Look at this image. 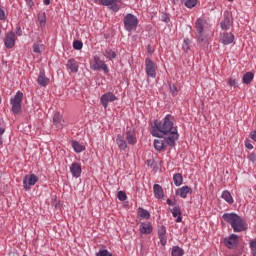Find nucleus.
Segmentation results:
<instances>
[{"instance_id":"79ce46f5","label":"nucleus","mask_w":256,"mask_h":256,"mask_svg":"<svg viewBox=\"0 0 256 256\" xmlns=\"http://www.w3.org/2000/svg\"><path fill=\"white\" fill-rule=\"evenodd\" d=\"M250 249L252 251V255L256 256V240L250 241Z\"/></svg>"},{"instance_id":"ddd939ff","label":"nucleus","mask_w":256,"mask_h":256,"mask_svg":"<svg viewBox=\"0 0 256 256\" xmlns=\"http://www.w3.org/2000/svg\"><path fill=\"white\" fill-rule=\"evenodd\" d=\"M83 169L81 168V164L77 162H73L70 166V173L72 177H75V179H79L81 177Z\"/></svg>"},{"instance_id":"58836bf2","label":"nucleus","mask_w":256,"mask_h":256,"mask_svg":"<svg viewBox=\"0 0 256 256\" xmlns=\"http://www.w3.org/2000/svg\"><path fill=\"white\" fill-rule=\"evenodd\" d=\"M117 197L119 201H127V194L124 191H118Z\"/></svg>"},{"instance_id":"3c124183","label":"nucleus","mask_w":256,"mask_h":256,"mask_svg":"<svg viewBox=\"0 0 256 256\" xmlns=\"http://www.w3.org/2000/svg\"><path fill=\"white\" fill-rule=\"evenodd\" d=\"M250 137L253 141H256V130L250 133Z\"/></svg>"},{"instance_id":"1a4fd4ad","label":"nucleus","mask_w":256,"mask_h":256,"mask_svg":"<svg viewBox=\"0 0 256 256\" xmlns=\"http://www.w3.org/2000/svg\"><path fill=\"white\" fill-rule=\"evenodd\" d=\"M223 243L227 249H235L239 243V236L237 234H230L223 239Z\"/></svg>"},{"instance_id":"de8ad7c7","label":"nucleus","mask_w":256,"mask_h":256,"mask_svg":"<svg viewBox=\"0 0 256 256\" xmlns=\"http://www.w3.org/2000/svg\"><path fill=\"white\" fill-rule=\"evenodd\" d=\"M0 21H5V10L0 7Z\"/></svg>"},{"instance_id":"39448f33","label":"nucleus","mask_w":256,"mask_h":256,"mask_svg":"<svg viewBox=\"0 0 256 256\" xmlns=\"http://www.w3.org/2000/svg\"><path fill=\"white\" fill-rule=\"evenodd\" d=\"M12 105V113L19 115L21 113V103H23V92H17L13 98L10 99Z\"/></svg>"},{"instance_id":"aec40b11","label":"nucleus","mask_w":256,"mask_h":256,"mask_svg":"<svg viewBox=\"0 0 256 256\" xmlns=\"http://www.w3.org/2000/svg\"><path fill=\"white\" fill-rule=\"evenodd\" d=\"M64 123L65 120H63V116H61L58 112L54 113L53 125H55L57 129H63Z\"/></svg>"},{"instance_id":"412c9836","label":"nucleus","mask_w":256,"mask_h":256,"mask_svg":"<svg viewBox=\"0 0 256 256\" xmlns=\"http://www.w3.org/2000/svg\"><path fill=\"white\" fill-rule=\"evenodd\" d=\"M153 191H154V197L156 199H163V197H165V193L163 192V187H161V185L154 184Z\"/></svg>"},{"instance_id":"dca6fc26","label":"nucleus","mask_w":256,"mask_h":256,"mask_svg":"<svg viewBox=\"0 0 256 256\" xmlns=\"http://www.w3.org/2000/svg\"><path fill=\"white\" fill-rule=\"evenodd\" d=\"M139 231L142 235H150V233H153V225L150 222H141L139 224Z\"/></svg>"},{"instance_id":"72a5a7b5","label":"nucleus","mask_w":256,"mask_h":256,"mask_svg":"<svg viewBox=\"0 0 256 256\" xmlns=\"http://www.w3.org/2000/svg\"><path fill=\"white\" fill-rule=\"evenodd\" d=\"M38 21L40 27H45V23H47V16L45 15V12L38 14Z\"/></svg>"},{"instance_id":"b1692460","label":"nucleus","mask_w":256,"mask_h":256,"mask_svg":"<svg viewBox=\"0 0 256 256\" xmlns=\"http://www.w3.org/2000/svg\"><path fill=\"white\" fill-rule=\"evenodd\" d=\"M207 25V21L199 18L195 22V27H196V33H203V29Z\"/></svg>"},{"instance_id":"13d9d810","label":"nucleus","mask_w":256,"mask_h":256,"mask_svg":"<svg viewBox=\"0 0 256 256\" xmlns=\"http://www.w3.org/2000/svg\"><path fill=\"white\" fill-rule=\"evenodd\" d=\"M166 203L167 205H173V201H171V199H167Z\"/></svg>"},{"instance_id":"f704fd0d","label":"nucleus","mask_w":256,"mask_h":256,"mask_svg":"<svg viewBox=\"0 0 256 256\" xmlns=\"http://www.w3.org/2000/svg\"><path fill=\"white\" fill-rule=\"evenodd\" d=\"M33 52L38 53V54L43 53V45L39 44L38 42L34 43L33 44Z\"/></svg>"},{"instance_id":"6ab92c4d","label":"nucleus","mask_w":256,"mask_h":256,"mask_svg":"<svg viewBox=\"0 0 256 256\" xmlns=\"http://www.w3.org/2000/svg\"><path fill=\"white\" fill-rule=\"evenodd\" d=\"M189 193H193V189H191V187L189 186H183L176 191V195H178L182 199H187V195H189Z\"/></svg>"},{"instance_id":"09e8293b","label":"nucleus","mask_w":256,"mask_h":256,"mask_svg":"<svg viewBox=\"0 0 256 256\" xmlns=\"http://www.w3.org/2000/svg\"><path fill=\"white\" fill-rule=\"evenodd\" d=\"M161 19L164 23H169V20H170L169 15L167 14L162 15Z\"/></svg>"},{"instance_id":"a19ab883","label":"nucleus","mask_w":256,"mask_h":256,"mask_svg":"<svg viewBox=\"0 0 256 256\" xmlns=\"http://www.w3.org/2000/svg\"><path fill=\"white\" fill-rule=\"evenodd\" d=\"M171 213L173 217H179L181 215V208L174 207L173 209H171Z\"/></svg>"},{"instance_id":"f3484780","label":"nucleus","mask_w":256,"mask_h":256,"mask_svg":"<svg viewBox=\"0 0 256 256\" xmlns=\"http://www.w3.org/2000/svg\"><path fill=\"white\" fill-rule=\"evenodd\" d=\"M50 79L45 76V70L40 71L38 78H37V83L40 87H47V85L50 83Z\"/></svg>"},{"instance_id":"37998d69","label":"nucleus","mask_w":256,"mask_h":256,"mask_svg":"<svg viewBox=\"0 0 256 256\" xmlns=\"http://www.w3.org/2000/svg\"><path fill=\"white\" fill-rule=\"evenodd\" d=\"M170 92L175 97V95H177V93H179V90H177V87L173 84V85H170Z\"/></svg>"},{"instance_id":"cd10ccee","label":"nucleus","mask_w":256,"mask_h":256,"mask_svg":"<svg viewBox=\"0 0 256 256\" xmlns=\"http://www.w3.org/2000/svg\"><path fill=\"white\" fill-rule=\"evenodd\" d=\"M173 182L176 187H181L183 185V175L181 173L174 174Z\"/></svg>"},{"instance_id":"c756f323","label":"nucleus","mask_w":256,"mask_h":256,"mask_svg":"<svg viewBox=\"0 0 256 256\" xmlns=\"http://www.w3.org/2000/svg\"><path fill=\"white\" fill-rule=\"evenodd\" d=\"M104 57H106V59H109L110 61L115 59V57H117V53H115V51H112L111 48H107L104 52H103Z\"/></svg>"},{"instance_id":"6e6552de","label":"nucleus","mask_w":256,"mask_h":256,"mask_svg":"<svg viewBox=\"0 0 256 256\" xmlns=\"http://www.w3.org/2000/svg\"><path fill=\"white\" fill-rule=\"evenodd\" d=\"M115 101H117V96H115L113 92H107L100 97V103L104 107V109H107V107H109V104Z\"/></svg>"},{"instance_id":"a211bd4d","label":"nucleus","mask_w":256,"mask_h":256,"mask_svg":"<svg viewBox=\"0 0 256 256\" xmlns=\"http://www.w3.org/2000/svg\"><path fill=\"white\" fill-rule=\"evenodd\" d=\"M167 228L165 226H161L158 229V237L160 239V243L163 247L167 245Z\"/></svg>"},{"instance_id":"ea45409f","label":"nucleus","mask_w":256,"mask_h":256,"mask_svg":"<svg viewBox=\"0 0 256 256\" xmlns=\"http://www.w3.org/2000/svg\"><path fill=\"white\" fill-rule=\"evenodd\" d=\"M113 255L111 252H109V250L107 249H102V250H99L98 253H96V256H111Z\"/></svg>"},{"instance_id":"a18cd8bd","label":"nucleus","mask_w":256,"mask_h":256,"mask_svg":"<svg viewBox=\"0 0 256 256\" xmlns=\"http://www.w3.org/2000/svg\"><path fill=\"white\" fill-rule=\"evenodd\" d=\"M248 159L249 161H251L252 163H256V154L252 153L250 155H248Z\"/></svg>"},{"instance_id":"9d476101","label":"nucleus","mask_w":256,"mask_h":256,"mask_svg":"<svg viewBox=\"0 0 256 256\" xmlns=\"http://www.w3.org/2000/svg\"><path fill=\"white\" fill-rule=\"evenodd\" d=\"M37 181H39V177H37V175L35 174L26 175L23 179V187L25 191H29L31 187H33V185L37 183Z\"/></svg>"},{"instance_id":"5fc2aeb1","label":"nucleus","mask_w":256,"mask_h":256,"mask_svg":"<svg viewBox=\"0 0 256 256\" xmlns=\"http://www.w3.org/2000/svg\"><path fill=\"white\" fill-rule=\"evenodd\" d=\"M246 149H253V144L246 143Z\"/></svg>"},{"instance_id":"bf43d9fd","label":"nucleus","mask_w":256,"mask_h":256,"mask_svg":"<svg viewBox=\"0 0 256 256\" xmlns=\"http://www.w3.org/2000/svg\"><path fill=\"white\" fill-rule=\"evenodd\" d=\"M227 1H230V2H231V1H233V0H227Z\"/></svg>"},{"instance_id":"052dcab7","label":"nucleus","mask_w":256,"mask_h":256,"mask_svg":"<svg viewBox=\"0 0 256 256\" xmlns=\"http://www.w3.org/2000/svg\"><path fill=\"white\" fill-rule=\"evenodd\" d=\"M111 256H113V254H111Z\"/></svg>"},{"instance_id":"4468645a","label":"nucleus","mask_w":256,"mask_h":256,"mask_svg":"<svg viewBox=\"0 0 256 256\" xmlns=\"http://www.w3.org/2000/svg\"><path fill=\"white\" fill-rule=\"evenodd\" d=\"M125 138L129 145H135V143H137V136L135 134V130L129 127H127L126 129Z\"/></svg>"},{"instance_id":"423d86ee","label":"nucleus","mask_w":256,"mask_h":256,"mask_svg":"<svg viewBox=\"0 0 256 256\" xmlns=\"http://www.w3.org/2000/svg\"><path fill=\"white\" fill-rule=\"evenodd\" d=\"M145 71L148 77L155 79L157 77V64L153 60L146 58L145 59Z\"/></svg>"},{"instance_id":"9b49d317","label":"nucleus","mask_w":256,"mask_h":256,"mask_svg":"<svg viewBox=\"0 0 256 256\" xmlns=\"http://www.w3.org/2000/svg\"><path fill=\"white\" fill-rule=\"evenodd\" d=\"M99 1L100 5H104V7H109L112 11L117 13L119 11V5L117 3H121V0H94Z\"/></svg>"},{"instance_id":"c85d7f7f","label":"nucleus","mask_w":256,"mask_h":256,"mask_svg":"<svg viewBox=\"0 0 256 256\" xmlns=\"http://www.w3.org/2000/svg\"><path fill=\"white\" fill-rule=\"evenodd\" d=\"M254 77L255 74H253V72H247L246 74H244L242 81L245 85H249L251 81H253Z\"/></svg>"},{"instance_id":"bb28decb","label":"nucleus","mask_w":256,"mask_h":256,"mask_svg":"<svg viewBox=\"0 0 256 256\" xmlns=\"http://www.w3.org/2000/svg\"><path fill=\"white\" fill-rule=\"evenodd\" d=\"M222 199H224L226 203H229V205H233L234 203L233 196H231V192L227 190L222 192Z\"/></svg>"},{"instance_id":"864d4df0","label":"nucleus","mask_w":256,"mask_h":256,"mask_svg":"<svg viewBox=\"0 0 256 256\" xmlns=\"http://www.w3.org/2000/svg\"><path fill=\"white\" fill-rule=\"evenodd\" d=\"M181 221H183V217L177 216L176 223H181Z\"/></svg>"},{"instance_id":"4c0bfd02","label":"nucleus","mask_w":256,"mask_h":256,"mask_svg":"<svg viewBox=\"0 0 256 256\" xmlns=\"http://www.w3.org/2000/svg\"><path fill=\"white\" fill-rule=\"evenodd\" d=\"M196 36H197L198 43H205V41H207V36H205L203 32L197 33Z\"/></svg>"},{"instance_id":"f03ea898","label":"nucleus","mask_w":256,"mask_h":256,"mask_svg":"<svg viewBox=\"0 0 256 256\" xmlns=\"http://www.w3.org/2000/svg\"><path fill=\"white\" fill-rule=\"evenodd\" d=\"M222 219L231 225L234 233H243V231H247V221L243 219V217L239 216L236 213H224L222 215Z\"/></svg>"},{"instance_id":"f257e3e1","label":"nucleus","mask_w":256,"mask_h":256,"mask_svg":"<svg viewBox=\"0 0 256 256\" xmlns=\"http://www.w3.org/2000/svg\"><path fill=\"white\" fill-rule=\"evenodd\" d=\"M171 133H177V128L173 127V116L167 114L163 122L154 121L151 134L153 137H165V135H171Z\"/></svg>"},{"instance_id":"c03bdc74","label":"nucleus","mask_w":256,"mask_h":256,"mask_svg":"<svg viewBox=\"0 0 256 256\" xmlns=\"http://www.w3.org/2000/svg\"><path fill=\"white\" fill-rule=\"evenodd\" d=\"M5 133V127H0V146L3 145V134Z\"/></svg>"},{"instance_id":"49530a36","label":"nucleus","mask_w":256,"mask_h":256,"mask_svg":"<svg viewBox=\"0 0 256 256\" xmlns=\"http://www.w3.org/2000/svg\"><path fill=\"white\" fill-rule=\"evenodd\" d=\"M14 35H17V37H21L23 35V30H21V27L16 28Z\"/></svg>"},{"instance_id":"e433bc0d","label":"nucleus","mask_w":256,"mask_h":256,"mask_svg":"<svg viewBox=\"0 0 256 256\" xmlns=\"http://www.w3.org/2000/svg\"><path fill=\"white\" fill-rule=\"evenodd\" d=\"M73 48L76 50V51H81V49H83V42L79 41V40H75L73 42Z\"/></svg>"},{"instance_id":"4be33fe9","label":"nucleus","mask_w":256,"mask_h":256,"mask_svg":"<svg viewBox=\"0 0 256 256\" xmlns=\"http://www.w3.org/2000/svg\"><path fill=\"white\" fill-rule=\"evenodd\" d=\"M66 66L70 69L71 73H77V71H79V64L75 59L68 60Z\"/></svg>"},{"instance_id":"393cba45","label":"nucleus","mask_w":256,"mask_h":256,"mask_svg":"<svg viewBox=\"0 0 256 256\" xmlns=\"http://www.w3.org/2000/svg\"><path fill=\"white\" fill-rule=\"evenodd\" d=\"M220 27L223 31H229V29H231V19L226 16L223 21H221Z\"/></svg>"},{"instance_id":"c9c22d12","label":"nucleus","mask_w":256,"mask_h":256,"mask_svg":"<svg viewBox=\"0 0 256 256\" xmlns=\"http://www.w3.org/2000/svg\"><path fill=\"white\" fill-rule=\"evenodd\" d=\"M190 46H191V40H189V38H185L184 44L182 45L183 51H185V53H187V51H189V49H191Z\"/></svg>"},{"instance_id":"7c9ffc66","label":"nucleus","mask_w":256,"mask_h":256,"mask_svg":"<svg viewBox=\"0 0 256 256\" xmlns=\"http://www.w3.org/2000/svg\"><path fill=\"white\" fill-rule=\"evenodd\" d=\"M171 255L172 256H183V255H185V250H183V248H181L179 246H174L172 248Z\"/></svg>"},{"instance_id":"5701e85b","label":"nucleus","mask_w":256,"mask_h":256,"mask_svg":"<svg viewBox=\"0 0 256 256\" xmlns=\"http://www.w3.org/2000/svg\"><path fill=\"white\" fill-rule=\"evenodd\" d=\"M116 143L119 149H121L122 151H125V149H127V142L125 141V137H123V135L121 134L117 135Z\"/></svg>"},{"instance_id":"2eb2a0df","label":"nucleus","mask_w":256,"mask_h":256,"mask_svg":"<svg viewBox=\"0 0 256 256\" xmlns=\"http://www.w3.org/2000/svg\"><path fill=\"white\" fill-rule=\"evenodd\" d=\"M4 45L6 49H13L15 47V34L13 32L6 33Z\"/></svg>"},{"instance_id":"8fccbe9b","label":"nucleus","mask_w":256,"mask_h":256,"mask_svg":"<svg viewBox=\"0 0 256 256\" xmlns=\"http://www.w3.org/2000/svg\"><path fill=\"white\" fill-rule=\"evenodd\" d=\"M228 84L230 85V87H235V85H237V82L235 80H233V79H230L228 81Z\"/></svg>"},{"instance_id":"603ef678","label":"nucleus","mask_w":256,"mask_h":256,"mask_svg":"<svg viewBox=\"0 0 256 256\" xmlns=\"http://www.w3.org/2000/svg\"><path fill=\"white\" fill-rule=\"evenodd\" d=\"M25 1L29 7H33L34 5L33 0H25Z\"/></svg>"},{"instance_id":"4d7b16f0","label":"nucleus","mask_w":256,"mask_h":256,"mask_svg":"<svg viewBox=\"0 0 256 256\" xmlns=\"http://www.w3.org/2000/svg\"><path fill=\"white\" fill-rule=\"evenodd\" d=\"M44 5H51V0H44Z\"/></svg>"},{"instance_id":"a878e982","label":"nucleus","mask_w":256,"mask_h":256,"mask_svg":"<svg viewBox=\"0 0 256 256\" xmlns=\"http://www.w3.org/2000/svg\"><path fill=\"white\" fill-rule=\"evenodd\" d=\"M71 145L75 153H83L85 151V146L81 145L78 141H72Z\"/></svg>"},{"instance_id":"2f4dec72","label":"nucleus","mask_w":256,"mask_h":256,"mask_svg":"<svg viewBox=\"0 0 256 256\" xmlns=\"http://www.w3.org/2000/svg\"><path fill=\"white\" fill-rule=\"evenodd\" d=\"M138 216H140L142 219H151V214L149 211L143 208H138Z\"/></svg>"},{"instance_id":"20e7f679","label":"nucleus","mask_w":256,"mask_h":256,"mask_svg":"<svg viewBox=\"0 0 256 256\" xmlns=\"http://www.w3.org/2000/svg\"><path fill=\"white\" fill-rule=\"evenodd\" d=\"M124 22V29L125 31H128V33H131L132 31H137V25H139V19L137 16L128 13L123 18Z\"/></svg>"},{"instance_id":"6e6d98bb","label":"nucleus","mask_w":256,"mask_h":256,"mask_svg":"<svg viewBox=\"0 0 256 256\" xmlns=\"http://www.w3.org/2000/svg\"><path fill=\"white\" fill-rule=\"evenodd\" d=\"M147 52H148V53H153V50L151 49V45H148V46H147Z\"/></svg>"},{"instance_id":"0eeeda50","label":"nucleus","mask_w":256,"mask_h":256,"mask_svg":"<svg viewBox=\"0 0 256 256\" xmlns=\"http://www.w3.org/2000/svg\"><path fill=\"white\" fill-rule=\"evenodd\" d=\"M91 69L93 71H104V73H109V68L107 64L99 58V56H94V63L91 64Z\"/></svg>"},{"instance_id":"7ed1b4c3","label":"nucleus","mask_w":256,"mask_h":256,"mask_svg":"<svg viewBox=\"0 0 256 256\" xmlns=\"http://www.w3.org/2000/svg\"><path fill=\"white\" fill-rule=\"evenodd\" d=\"M179 139V133L172 132L166 138L158 137V139L154 140V149L156 151H163L166 147H175V141Z\"/></svg>"},{"instance_id":"473e14b6","label":"nucleus","mask_w":256,"mask_h":256,"mask_svg":"<svg viewBox=\"0 0 256 256\" xmlns=\"http://www.w3.org/2000/svg\"><path fill=\"white\" fill-rule=\"evenodd\" d=\"M183 3L187 9H193L199 3V0H183Z\"/></svg>"},{"instance_id":"f8f14e48","label":"nucleus","mask_w":256,"mask_h":256,"mask_svg":"<svg viewBox=\"0 0 256 256\" xmlns=\"http://www.w3.org/2000/svg\"><path fill=\"white\" fill-rule=\"evenodd\" d=\"M235 41V35L231 32H224L220 34V43L222 45H231Z\"/></svg>"}]
</instances>
